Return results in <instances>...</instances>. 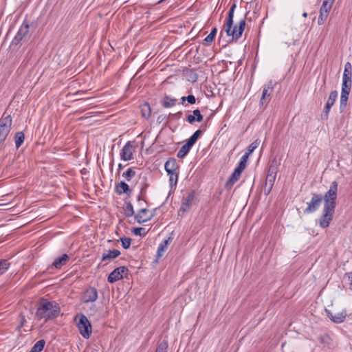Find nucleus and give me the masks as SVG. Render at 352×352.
<instances>
[{
  "label": "nucleus",
  "mask_w": 352,
  "mask_h": 352,
  "mask_svg": "<svg viewBox=\"0 0 352 352\" xmlns=\"http://www.w3.org/2000/svg\"><path fill=\"white\" fill-rule=\"evenodd\" d=\"M338 182H333L329 189L324 195L318 193H312L310 201L307 203V208L304 210L305 214H309L316 212L324 200V206L322 214L319 219V225L322 228L329 227L330 222L333 219L336 207V199L338 197Z\"/></svg>",
  "instance_id": "obj_1"
},
{
  "label": "nucleus",
  "mask_w": 352,
  "mask_h": 352,
  "mask_svg": "<svg viewBox=\"0 0 352 352\" xmlns=\"http://www.w3.org/2000/svg\"><path fill=\"white\" fill-rule=\"evenodd\" d=\"M236 8V4L234 3L230 8V10L228 14V17L226 19V21L223 25V29L227 34V36H232V41H236L241 36L245 28V19H241L238 25L233 26V18H234V12Z\"/></svg>",
  "instance_id": "obj_2"
},
{
  "label": "nucleus",
  "mask_w": 352,
  "mask_h": 352,
  "mask_svg": "<svg viewBox=\"0 0 352 352\" xmlns=\"http://www.w3.org/2000/svg\"><path fill=\"white\" fill-rule=\"evenodd\" d=\"M60 314V306L56 302L42 299L38 305L36 317L38 320L44 319L45 321L56 318Z\"/></svg>",
  "instance_id": "obj_3"
},
{
  "label": "nucleus",
  "mask_w": 352,
  "mask_h": 352,
  "mask_svg": "<svg viewBox=\"0 0 352 352\" xmlns=\"http://www.w3.org/2000/svg\"><path fill=\"white\" fill-rule=\"evenodd\" d=\"M12 124L11 116H4V114L0 118V145L2 144L9 135Z\"/></svg>",
  "instance_id": "obj_4"
},
{
  "label": "nucleus",
  "mask_w": 352,
  "mask_h": 352,
  "mask_svg": "<svg viewBox=\"0 0 352 352\" xmlns=\"http://www.w3.org/2000/svg\"><path fill=\"white\" fill-rule=\"evenodd\" d=\"M77 327L78 330L85 338H89L91 333V325L87 318L84 314L79 316L78 321L77 322Z\"/></svg>",
  "instance_id": "obj_5"
},
{
  "label": "nucleus",
  "mask_w": 352,
  "mask_h": 352,
  "mask_svg": "<svg viewBox=\"0 0 352 352\" xmlns=\"http://www.w3.org/2000/svg\"><path fill=\"white\" fill-rule=\"evenodd\" d=\"M129 270L125 266H121L113 270L109 275L107 280L110 283H113L123 278L124 276H126Z\"/></svg>",
  "instance_id": "obj_6"
},
{
  "label": "nucleus",
  "mask_w": 352,
  "mask_h": 352,
  "mask_svg": "<svg viewBox=\"0 0 352 352\" xmlns=\"http://www.w3.org/2000/svg\"><path fill=\"white\" fill-rule=\"evenodd\" d=\"M278 172V164L276 160H274L268 169L267 175L265 179V186H270L273 187L276 180V174Z\"/></svg>",
  "instance_id": "obj_7"
},
{
  "label": "nucleus",
  "mask_w": 352,
  "mask_h": 352,
  "mask_svg": "<svg viewBox=\"0 0 352 352\" xmlns=\"http://www.w3.org/2000/svg\"><path fill=\"white\" fill-rule=\"evenodd\" d=\"M30 25L28 23H23L18 30L16 36L11 42L12 45H17L21 41L25 39L29 34Z\"/></svg>",
  "instance_id": "obj_8"
},
{
  "label": "nucleus",
  "mask_w": 352,
  "mask_h": 352,
  "mask_svg": "<svg viewBox=\"0 0 352 352\" xmlns=\"http://www.w3.org/2000/svg\"><path fill=\"white\" fill-rule=\"evenodd\" d=\"M274 89V84L272 80H270L267 85H265L263 87L262 96L260 100V105L263 106L264 104H267L270 101V97L273 92Z\"/></svg>",
  "instance_id": "obj_9"
},
{
  "label": "nucleus",
  "mask_w": 352,
  "mask_h": 352,
  "mask_svg": "<svg viewBox=\"0 0 352 352\" xmlns=\"http://www.w3.org/2000/svg\"><path fill=\"white\" fill-rule=\"evenodd\" d=\"M195 195V192L194 190H192L188 194L186 197L183 198L181 207L179 210V212H182L183 213H184L190 210L193 204Z\"/></svg>",
  "instance_id": "obj_10"
},
{
  "label": "nucleus",
  "mask_w": 352,
  "mask_h": 352,
  "mask_svg": "<svg viewBox=\"0 0 352 352\" xmlns=\"http://www.w3.org/2000/svg\"><path fill=\"white\" fill-rule=\"evenodd\" d=\"M133 147L131 142H127L120 151V158L124 161H129L133 158Z\"/></svg>",
  "instance_id": "obj_11"
},
{
  "label": "nucleus",
  "mask_w": 352,
  "mask_h": 352,
  "mask_svg": "<svg viewBox=\"0 0 352 352\" xmlns=\"http://www.w3.org/2000/svg\"><path fill=\"white\" fill-rule=\"evenodd\" d=\"M98 298V291L95 287L87 288L82 295V301L85 303L95 302Z\"/></svg>",
  "instance_id": "obj_12"
},
{
  "label": "nucleus",
  "mask_w": 352,
  "mask_h": 352,
  "mask_svg": "<svg viewBox=\"0 0 352 352\" xmlns=\"http://www.w3.org/2000/svg\"><path fill=\"white\" fill-rule=\"evenodd\" d=\"M325 312H326L328 318L332 322H333L334 323H336V324L343 322L347 316L346 311L345 309L342 310L341 312L338 313L335 315H333L329 310H328L327 309H325Z\"/></svg>",
  "instance_id": "obj_13"
},
{
  "label": "nucleus",
  "mask_w": 352,
  "mask_h": 352,
  "mask_svg": "<svg viewBox=\"0 0 352 352\" xmlns=\"http://www.w3.org/2000/svg\"><path fill=\"white\" fill-rule=\"evenodd\" d=\"M337 97H338L337 91H331L329 98L327 100V103L324 106V119L327 120L330 109H331V107L334 104Z\"/></svg>",
  "instance_id": "obj_14"
},
{
  "label": "nucleus",
  "mask_w": 352,
  "mask_h": 352,
  "mask_svg": "<svg viewBox=\"0 0 352 352\" xmlns=\"http://www.w3.org/2000/svg\"><path fill=\"white\" fill-rule=\"evenodd\" d=\"M352 65L350 62H347L344 65V70L342 76V83L346 85H352Z\"/></svg>",
  "instance_id": "obj_15"
},
{
  "label": "nucleus",
  "mask_w": 352,
  "mask_h": 352,
  "mask_svg": "<svg viewBox=\"0 0 352 352\" xmlns=\"http://www.w3.org/2000/svg\"><path fill=\"white\" fill-rule=\"evenodd\" d=\"M115 191L119 195L126 194L129 197L131 196L132 192L129 186L123 181L116 184Z\"/></svg>",
  "instance_id": "obj_16"
},
{
  "label": "nucleus",
  "mask_w": 352,
  "mask_h": 352,
  "mask_svg": "<svg viewBox=\"0 0 352 352\" xmlns=\"http://www.w3.org/2000/svg\"><path fill=\"white\" fill-rule=\"evenodd\" d=\"M242 172L235 168L225 184V188L230 190L233 185L239 179Z\"/></svg>",
  "instance_id": "obj_17"
},
{
  "label": "nucleus",
  "mask_w": 352,
  "mask_h": 352,
  "mask_svg": "<svg viewBox=\"0 0 352 352\" xmlns=\"http://www.w3.org/2000/svg\"><path fill=\"white\" fill-rule=\"evenodd\" d=\"M120 252L118 250H109L106 253H103L102 255V261L111 260L117 258L120 256Z\"/></svg>",
  "instance_id": "obj_18"
},
{
  "label": "nucleus",
  "mask_w": 352,
  "mask_h": 352,
  "mask_svg": "<svg viewBox=\"0 0 352 352\" xmlns=\"http://www.w3.org/2000/svg\"><path fill=\"white\" fill-rule=\"evenodd\" d=\"M69 258V256L67 254H64L61 256L55 258V260L53 262V265L56 269H60L61 268L62 266L66 264Z\"/></svg>",
  "instance_id": "obj_19"
},
{
  "label": "nucleus",
  "mask_w": 352,
  "mask_h": 352,
  "mask_svg": "<svg viewBox=\"0 0 352 352\" xmlns=\"http://www.w3.org/2000/svg\"><path fill=\"white\" fill-rule=\"evenodd\" d=\"M162 106L165 108L174 107L177 103V99L172 98L168 96H165L161 102Z\"/></svg>",
  "instance_id": "obj_20"
},
{
  "label": "nucleus",
  "mask_w": 352,
  "mask_h": 352,
  "mask_svg": "<svg viewBox=\"0 0 352 352\" xmlns=\"http://www.w3.org/2000/svg\"><path fill=\"white\" fill-rule=\"evenodd\" d=\"M164 168L179 170V166L175 158H169L164 164Z\"/></svg>",
  "instance_id": "obj_21"
},
{
  "label": "nucleus",
  "mask_w": 352,
  "mask_h": 352,
  "mask_svg": "<svg viewBox=\"0 0 352 352\" xmlns=\"http://www.w3.org/2000/svg\"><path fill=\"white\" fill-rule=\"evenodd\" d=\"M25 135L23 131L16 132L14 135V142L16 148L18 149L23 143Z\"/></svg>",
  "instance_id": "obj_22"
},
{
  "label": "nucleus",
  "mask_w": 352,
  "mask_h": 352,
  "mask_svg": "<svg viewBox=\"0 0 352 352\" xmlns=\"http://www.w3.org/2000/svg\"><path fill=\"white\" fill-rule=\"evenodd\" d=\"M141 113L143 118L148 119L151 114V109L148 103H144L140 106Z\"/></svg>",
  "instance_id": "obj_23"
},
{
  "label": "nucleus",
  "mask_w": 352,
  "mask_h": 352,
  "mask_svg": "<svg viewBox=\"0 0 352 352\" xmlns=\"http://www.w3.org/2000/svg\"><path fill=\"white\" fill-rule=\"evenodd\" d=\"M45 344V341L44 340H40L34 344L30 352H41L44 349Z\"/></svg>",
  "instance_id": "obj_24"
},
{
  "label": "nucleus",
  "mask_w": 352,
  "mask_h": 352,
  "mask_svg": "<svg viewBox=\"0 0 352 352\" xmlns=\"http://www.w3.org/2000/svg\"><path fill=\"white\" fill-rule=\"evenodd\" d=\"M123 208L124 215L126 217H131L134 214L133 206L131 202H126Z\"/></svg>",
  "instance_id": "obj_25"
},
{
  "label": "nucleus",
  "mask_w": 352,
  "mask_h": 352,
  "mask_svg": "<svg viewBox=\"0 0 352 352\" xmlns=\"http://www.w3.org/2000/svg\"><path fill=\"white\" fill-rule=\"evenodd\" d=\"M136 173L135 168H129L124 173H122V177L127 181L130 182L133 177H135Z\"/></svg>",
  "instance_id": "obj_26"
},
{
  "label": "nucleus",
  "mask_w": 352,
  "mask_h": 352,
  "mask_svg": "<svg viewBox=\"0 0 352 352\" xmlns=\"http://www.w3.org/2000/svg\"><path fill=\"white\" fill-rule=\"evenodd\" d=\"M191 147L186 143L184 144L178 151L177 156L178 158H184L190 151Z\"/></svg>",
  "instance_id": "obj_27"
},
{
  "label": "nucleus",
  "mask_w": 352,
  "mask_h": 352,
  "mask_svg": "<svg viewBox=\"0 0 352 352\" xmlns=\"http://www.w3.org/2000/svg\"><path fill=\"white\" fill-rule=\"evenodd\" d=\"M249 158V156H248L247 155L244 154L240 159V161L237 165V166L235 168L236 169H238L239 170L243 172V170L246 167V164H247V162H248V160Z\"/></svg>",
  "instance_id": "obj_28"
},
{
  "label": "nucleus",
  "mask_w": 352,
  "mask_h": 352,
  "mask_svg": "<svg viewBox=\"0 0 352 352\" xmlns=\"http://www.w3.org/2000/svg\"><path fill=\"white\" fill-rule=\"evenodd\" d=\"M217 28H212L210 33L204 39V44L208 45L212 43L217 34Z\"/></svg>",
  "instance_id": "obj_29"
},
{
  "label": "nucleus",
  "mask_w": 352,
  "mask_h": 352,
  "mask_svg": "<svg viewBox=\"0 0 352 352\" xmlns=\"http://www.w3.org/2000/svg\"><path fill=\"white\" fill-rule=\"evenodd\" d=\"M148 187V184H147L146 182H144L142 185L141 188H140V195L138 196V198H137L138 201L142 200L146 202V200L144 199V197L145 196V195L146 193Z\"/></svg>",
  "instance_id": "obj_30"
},
{
  "label": "nucleus",
  "mask_w": 352,
  "mask_h": 352,
  "mask_svg": "<svg viewBox=\"0 0 352 352\" xmlns=\"http://www.w3.org/2000/svg\"><path fill=\"white\" fill-rule=\"evenodd\" d=\"M260 144V140H256L252 143H251L249 146L248 147V150L246 153H245L248 156H250L258 146Z\"/></svg>",
  "instance_id": "obj_31"
},
{
  "label": "nucleus",
  "mask_w": 352,
  "mask_h": 352,
  "mask_svg": "<svg viewBox=\"0 0 352 352\" xmlns=\"http://www.w3.org/2000/svg\"><path fill=\"white\" fill-rule=\"evenodd\" d=\"M10 263L6 259H0V275L4 274L10 267Z\"/></svg>",
  "instance_id": "obj_32"
},
{
  "label": "nucleus",
  "mask_w": 352,
  "mask_h": 352,
  "mask_svg": "<svg viewBox=\"0 0 352 352\" xmlns=\"http://www.w3.org/2000/svg\"><path fill=\"white\" fill-rule=\"evenodd\" d=\"M153 215H151L150 217H148V218H145L144 219L142 214L140 212H138L135 215V219L136 220V221L140 223V224H142L145 222H147L148 221H150L152 218H153Z\"/></svg>",
  "instance_id": "obj_33"
},
{
  "label": "nucleus",
  "mask_w": 352,
  "mask_h": 352,
  "mask_svg": "<svg viewBox=\"0 0 352 352\" xmlns=\"http://www.w3.org/2000/svg\"><path fill=\"white\" fill-rule=\"evenodd\" d=\"M178 176L179 173L172 175L169 176V182H170V186L171 189H175L177 180H178Z\"/></svg>",
  "instance_id": "obj_34"
},
{
  "label": "nucleus",
  "mask_w": 352,
  "mask_h": 352,
  "mask_svg": "<svg viewBox=\"0 0 352 352\" xmlns=\"http://www.w3.org/2000/svg\"><path fill=\"white\" fill-rule=\"evenodd\" d=\"M329 15V12L322 11L320 10V14L318 19V25H322L327 20Z\"/></svg>",
  "instance_id": "obj_35"
},
{
  "label": "nucleus",
  "mask_w": 352,
  "mask_h": 352,
  "mask_svg": "<svg viewBox=\"0 0 352 352\" xmlns=\"http://www.w3.org/2000/svg\"><path fill=\"white\" fill-rule=\"evenodd\" d=\"M167 245H168L167 241H164L159 245L158 248H157V257H161L162 256V253L167 248Z\"/></svg>",
  "instance_id": "obj_36"
},
{
  "label": "nucleus",
  "mask_w": 352,
  "mask_h": 352,
  "mask_svg": "<svg viewBox=\"0 0 352 352\" xmlns=\"http://www.w3.org/2000/svg\"><path fill=\"white\" fill-rule=\"evenodd\" d=\"M167 348L168 342L166 340H163L159 344L155 352H167Z\"/></svg>",
  "instance_id": "obj_37"
},
{
  "label": "nucleus",
  "mask_w": 352,
  "mask_h": 352,
  "mask_svg": "<svg viewBox=\"0 0 352 352\" xmlns=\"http://www.w3.org/2000/svg\"><path fill=\"white\" fill-rule=\"evenodd\" d=\"M351 85H352L342 84L341 96L349 97L351 89Z\"/></svg>",
  "instance_id": "obj_38"
},
{
  "label": "nucleus",
  "mask_w": 352,
  "mask_h": 352,
  "mask_svg": "<svg viewBox=\"0 0 352 352\" xmlns=\"http://www.w3.org/2000/svg\"><path fill=\"white\" fill-rule=\"evenodd\" d=\"M332 3H331L330 1H326V0H324L322 4V6L320 8V10H322V11H324V12H329L331 7H332Z\"/></svg>",
  "instance_id": "obj_39"
},
{
  "label": "nucleus",
  "mask_w": 352,
  "mask_h": 352,
  "mask_svg": "<svg viewBox=\"0 0 352 352\" xmlns=\"http://www.w3.org/2000/svg\"><path fill=\"white\" fill-rule=\"evenodd\" d=\"M120 240L122 243V246L123 247V248H124V249L129 248V247L131 245V239L127 238V237H123V238H120Z\"/></svg>",
  "instance_id": "obj_40"
},
{
  "label": "nucleus",
  "mask_w": 352,
  "mask_h": 352,
  "mask_svg": "<svg viewBox=\"0 0 352 352\" xmlns=\"http://www.w3.org/2000/svg\"><path fill=\"white\" fill-rule=\"evenodd\" d=\"M132 232L135 235H139V236H144L146 234V232H145V229L144 228H141V227L134 228L132 230Z\"/></svg>",
  "instance_id": "obj_41"
},
{
  "label": "nucleus",
  "mask_w": 352,
  "mask_h": 352,
  "mask_svg": "<svg viewBox=\"0 0 352 352\" xmlns=\"http://www.w3.org/2000/svg\"><path fill=\"white\" fill-rule=\"evenodd\" d=\"M193 115L195 116V120L197 122H201L203 119H204V117L203 116L201 115L200 111L197 109H195L193 111Z\"/></svg>",
  "instance_id": "obj_42"
},
{
  "label": "nucleus",
  "mask_w": 352,
  "mask_h": 352,
  "mask_svg": "<svg viewBox=\"0 0 352 352\" xmlns=\"http://www.w3.org/2000/svg\"><path fill=\"white\" fill-rule=\"evenodd\" d=\"M347 100H348L347 96H340V108L341 111H342L345 109L346 104H347Z\"/></svg>",
  "instance_id": "obj_43"
},
{
  "label": "nucleus",
  "mask_w": 352,
  "mask_h": 352,
  "mask_svg": "<svg viewBox=\"0 0 352 352\" xmlns=\"http://www.w3.org/2000/svg\"><path fill=\"white\" fill-rule=\"evenodd\" d=\"M197 139L195 138V137H193L192 135H191L187 140H186V144H188L191 148L192 146L195 144V142H197Z\"/></svg>",
  "instance_id": "obj_44"
},
{
  "label": "nucleus",
  "mask_w": 352,
  "mask_h": 352,
  "mask_svg": "<svg viewBox=\"0 0 352 352\" xmlns=\"http://www.w3.org/2000/svg\"><path fill=\"white\" fill-rule=\"evenodd\" d=\"M186 98L187 102L190 104H193L196 102V98L193 95H188Z\"/></svg>",
  "instance_id": "obj_45"
},
{
  "label": "nucleus",
  "mask_w": 352,
  "mask_h": 352,
  "mask_svg": "<svg viewBox=\"0 0 352 352\" xmlns=\"http://www.w3.org/2000/svg\"><path fill=\"white\" fill-rule=\"evenodd\" d=\"M186 120L190 124H192L193 122H195L196 121L195 117L193 114L188 115L186 117Z\"/></svg>",
  "instance_id": "obj_46"
},
{
  "label": "nucleus",
  "mask_w": 352,
  "mask_h": 352,
  "mask_svg": "<svg viewBox=\"0 0 352 352\" xmlns=\"http://www.w3.org/2000/svg\"><path fill=\"white\" fill-rule=\"evenodd\" d=\"M190 72L191 74L190 80H191L192 82H196L197 80V74L192 71H190Z\"/></svg>",
  "instance_id": "obj_47"
},
{
  "label": "nucleus",
  "mask_w": 352,
  "mask_h": 352,
  "mask_svg": "<svg viewBox=\"0 0 352 352\" xmlns=\"http://www.w3.org/2000/svg\"><path fill=\"white\" fill-rule=\"evenodd\" d=\"M273 187H271L270 186H265V187H264V193L267 195L270 193V192L272 191V189Z\"/></svg>",
  "instance_id": "obj_48"
},
{
  "label": "nucleus",
  "mask_w": 352,
  "mask_h": 352,
  "mask_svg": "<svg viewBox=\"0 0 352 352\" xmlns=\"http://www.w3.org/2000/svg\"><path fill=\"white\" fill-rule=\"evenodd\" d=\"M166 171L167 172L168 175L170 176V175H175V174H177V173H179V170H170V169H165Z\"/></svg>",
  "instance_id": "obj_49"
},
{
  "label": "nucleus",
  "mask_w": 352,
  "mask_h": 352,
  "mask_svg": "<svg viewBox=\"0 0 352 352\" xmlns=\"http://www.w3.org/2000/svg\"><path fill=\"white\" fill-rule=\"evenodd\" d=\"M201 133H202L201 130L198 129L192 135L193 137H195L196 139H198Z\"/></svg>",
  "instance_id": "obj_50"
},
{
  "label": "nucleus",
  "mask_w": 352,
  "mask_h": 352,
  "mask_svg": "<svg viewBox=\"0 0 352 352\" xmlns=\"http://www.w3.org/2000/svg\"><path fill=\"white\" fill-rule=\"evenodd\" d=\"M326 338H327V336H320L318 340L320 343L324 344L326 342Z\"/></svg>",
  "instance_id": "obj_51"
},
{
  "label": "nucleus",
  "mask_w": 352,
  "mask_h": 352,
  "mask_svg": "<svg viewBox=\"0 0 352 352\" xmlns=\"http://www.w3.org/2000/svg\"><path fill=\"white\" fill-rule=\"evenodd\" d=\"M186 97V96H183L181 98V104H183V105H186L185 104V102L187 101Z\"/></svg>",
  "instance_id": "obj_52"
},
{
  "label": "nucleus",
  "mask_w": 352,
  "mask_h": 352,
  "mask_svg": "<svg viewBox=\"0 0 352 352\" xmlns=\"http://www.w3.org/2000/svg\"><path fill=\"white\" fill-rule=\"evenodd\" d=\"M182 111H179L175 114V116L177 118H180L182 117Z\"/></svg>",
  "instance_id": "obj_53"
},
{
  "label": "nucleus",
  "mask_w": 352,
  "mask_h": 352,
  "mask_svg": "<svg viewBox=\"0 0 352 352\" xmlns=\"http://www.w3.org/2000/svg\"><path fill=\"white\" fill-rule=\"evenodd\" d=\"M147 212H148L147 208H142L141 210H139V212H140L141 214H144V213H146Z\"/></svg>",
  "instance_id": "obj_54"
},
{
  "label": "nucleus",
  "mask_w": 352,
  "mask_h": 352,
  "mask_svg": "<svg viewBox=\"0 0 352 352\" xmlns=\"http://www.w3.org/2000/svg\"><path fill=\"white\" fill-rule=\"evenodd\" d=\"M124 168V166L122 165V164H118V170H122Z\"/></svg>",
  "instance_id": "obj_55"
},
{
  "label": "nucleus",
  "mask_w": 352,
  "mask_h": 352,
  "mask_svg": "<svg viewBox=\"0 0 352 352\" xmlns=\"http://www.w3.org/2000/svg\"><path fill=\"white\" fill-rule=\"evenodd\" d=\"M302 16L304 17H307V13L306 12H305L303 14H302Z\"/></svg>",
  "instance_id": "obj_56"
},
{
  "label": "nucleus",
  "mask_w": 352,
  "mask_h": 352,
  "mask_svg": "<svg viewBox=\"0 0 352 352\" xmlns=\"http://www.w3.org/2000/svg\"><path fill=\"white\" fill-rule=\"evenodd\" d=\"M164 1V0H160V1H158V3H161V2Z\"/></svg>",
  "instance_id": "obj_57"
}]
</instances>
